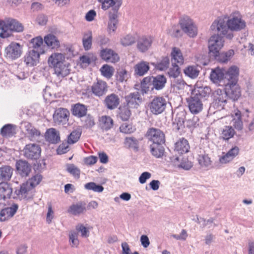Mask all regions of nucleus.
Wrapping results in <instances>:
<instances>
[{"instance_id":"f257e3e1","label":"nucleus","mask_w":254,"mask_h":254,"mask_svg":"<svg viewBox=\"0 0 254 254\" xmlns=\"http://www.w3.org/2000/svg\"><path fill=\"white\" fill-rule=\"evenodd\" d=\"M166 82L167 79L163 75L145 77L141 82V91L144 94L147 93L150 89L161 90L165 87Z\"/></svg>"},{"instance_id":"f03ea898","label":"nucleus","mask_w":254,"mask_h":254,"mask_svg":"<svg viewBox=\"0 0 254 254\" xmlns=\"http://www.w3.org/2000/svg\"><path fill=\"white\" fill-rule=\"evenodd\" d=\"M42 177L40 174H36L29 179L26 182L23 183L20 187L15 190L13 198L20 199H28V194L31 190L38 185L41 181Z\"/></svg>"},{"instance_id":"7ed1b4c3","label":"nucleus","mask_w":254,"mask_h":254,"mask_svg":"<svg viewBox=\"0 0 254 254\" xmlns=\"http://www.w3.org/2000/svg\"><path fill=\"white\" fill-rule=\"evenodd\" d=\"M210 29L212 31L220 32L228 39H232L234 36L229 27L228 20L226 21L223 18H218L212 23Z\"/></svg>"},{"instance_id":"20e7f679","label":"nucleus","mask_w":254,"mask_h":254,"mask_svg":"<svg viewBox=\"0 0 254 254\" xmlns=\"http://www.w3.org/2000/svg\"><path fill=\"white\" fill-rule=\"evenodd\" d=\"M182 30L190 37L197 35V27L192 20L188 16H184L179 21Z\"/></svg>"},{"instance_id":"39448f33","label":"nucleus","mask_w":254,"mask_h":254,"mask_svg":"<svg viewBox=\"0 0 254 254\" xmlns=\"http://www.w3.org/2000/svg\"><path fill=\"white\" fill-rule=\"evenodd\" d=\"M167 106V101L163 97L155 96L149 103L148 108L150 112L155 115L162 113Z\"/></svg>"},{"instance_id":"423d86ee","label":"nucleus","mask_w":254,"mask_h":254,"mask_svg":"<svg viewBox=\"0 0 254 254\" xmlns=\"http://www.w3.org/2000/svg\"><path fill=\"white\" fill-rule=\"evenodd\" d=\"M22 53V46L19 43L12 42L5 48L4 56L7 59L15 60L21 56Z\"/></svg>"},{"instance_id":"0eeeda50","label":"nucleus","mask_w":254,"mask_h":254,"mask_svg":"<svg viewBox=\"0 0 254 254\" xmlns=\"http://www.w3.org/2000/svg\"><path fill=\"white\" fill-rule=\"evenodd\" d=\"M69 111L65 108L56 109L53 115V120L57 125L66 127L68 125Z\"/></svg>"},{"instance_id":"6e6552de","label":"nucleus","mask_w":254,"mask_h":254,"mask_svg":"<svg viewBox=\"0 0 254 254\" xmlns=\"http://www.w3.org/2000/svg\"><path fill=\"white\" fill-rule=\"evenodd\" d=\"M223 37L219 34H214L210 37L208 41V48L210 53H212L214 56H217L219 51L224 46Z\"/></svg>"},{"instance_id":"1a4fd4ad","label":"nucleus","mask_w":254,"mask_h":254,"mask_svg":"<svg viewBox=\"0 0 254 254\" xmlns=\"http://www.w3.org/2000/svg\"><path fill=\"white\" fill-rule=\"evenodd\" d=\"M224 92L233 101L237 100L241 96V90L238 83H226Z\"/></svg>"},{"instance_id":"9d476101","label":"nucleus","mask_w":254,"mask_h":254,"mask_svg":"<svg viewBox=\"0 0 254 254\" xmlns=\"http://www.w3.org/2000/svg\"><path fill=\"white\" fill-rule=\"evenodd\" d=\"M24 156L27 159L36 160L38 159L41 152L39 145L36 143H29L24 147Z\"/></svg>"},{"instance_id":"9b49d317","label":"nucleus","mask_w":254,"mask_h":254,"mask_svg":"<svg viewBox=\"0 0 254 254\" xmlns=\"http://www.w3.org/2000/svg\"><path fill=\"white\" fill-rule=\"evenodd\" d=\"M148 139L152 143H164L165 142V134L159 128L151 127L148 129L146 132Z\"/></svg>"},{"instance_id":"f8f14e48","label":"nucleus","mask_w":254,"mask_h":254,"mask_svg":"<svg viewBox=\"0 0 254 254\" xmlns=\"http://www.w3.org/2000/svg\"><path fill=\"white\" fill-rule=\"evenodd\" d=\"M228 97L224 91L218 89L214 93V100L211 106L220 110L224 109L227 102Z\"/></svg>"},{"instance_id":"ddd939ff","label":"nucleus","mask_w":254,"mask_h":254,"mask_svg":"<svg viewBox=\"0 0 254 254\" xmlns=\"http://www.w3.org/2000/svg\"><path fill=\"white\" fill-rule=\"evenodd\" d=\"M196 160L202 168H209L212 165V161L204 149L199 147L196 150Z\"/></svg>"},{"instance_id":"4468645a","label":"nucleus","mask_w":254,"mask_h":254,"mask_svg":"<svg viewBox=\"0 0 254 254\" xmlns=\"http://www.w3.org/2000/svg\"><path fill=\"white\" fill-rule=\"evenodd\" d=\"M127 106L129 108L136 109L142 102V98L138 92L130 93L125 97Z\"/></svg>"},{"instance_id":"2eb2a0df","label":"nucleus","mask_w":254,"mask_h":254,"mask_svg":"<svg viewBox=\"0 0 254 254\" xmlns=\"http://www.w3.org/2000/svg\"><path fill=\"white\" fill-rule=\"evenodd\" d=\"M228 25L231 31H238L245 28L246 26L245 21L240 15H233L228 19Z\"/></svg>"},{"instance_id":"dca6fc26","label":"nucleus","mask_w":254,"mask_h":254,"mask_svg":"<svg viewBox=\"0 0 254 254\" xmlns=\"http://www.w3.org/2000/svg\"><path fill=\"white\" fill-rule=\"evenodd\" d=\"M108 85L105 81L98 80L91 87L92 93L95 96L101 97L105 95L108 91Z\"/></svg>"},{"instance_id":"f3484780","label":"nucleus","mask_w":254,"mask_h":254,"mask_svg":"<svg viewBox=\"0 0 254 254\" xmlns=\"http://www.w3.org/2000/svg\"><path fill=\"white\" fill-rule=\"evenodd\" d=\"M5 32L8 34V37L10 35L11 31L20 32L23 30L22 24L15 19L6 18Z\"/></svg>"},{"instance_id":"a211bd4d","label":"nucleus","mask_w":254,"mask_h":254,"mask_svg":"<svg viewBox=\"0 0 254 254\" xmlns=\"http://www.w3.org/2000/svg\"><path fill=\"white\" fill-rule=\"evenodd\" d=\"M188 106L190 112L196 114L201 112L203 108L202 101L200 99L191 96L188 99Z\"/></svg>"},{"instance_id":"6ab92c4d","label":"nucleus","mask_w":254,"mask_h":254,"mask_svg":"<svg viewBox=\"0 0 254 254\" xmlns=\"http://www.w3.org/2000/svg\"><path fill=\"white\" fill-rule=\"evenodd\" d=\"M211 91L210 88L208 86H195L192 91L191 95L202 101L207 99Z\"/></svg>"},{"instance_id":"aec40b11","label":"nucleus","mask_w":254,"mask_h":254,"mask_svg":"<svg viewBox=\"0 0 254 254\" xmlns=\"http://www.w3.org/2000/svg\"><path fill=\"white\" fill-rule=\"evenodd\" d=\"M239 75V68L236 65L230 66L227 70H225V79L227 83H237Z\"/></svg>"},{"instance_id":"412c9836","label":"nucleus","mask_w":254,"mask_h":254,"mask_svg":"<svg viewBox=\"0 0 254 254\" xmlns=\"http://www.w3.org/2000/svg\"><path fill=\"white\" fill-rule=\"evenodd\" d=\"M153 38L151 36H142L137 41V48L141 53H144L148 50L152 45Z\"/></svg>"},{"instance_id":"4be33fe9","label":"nucleus","mask_w":254,"mask_h":254,"mask_svg":"<svg viewBox=\"0 0 254 254\" xmlns=\"http://www.w3.org/2000/svg\"><path fill=\"white\" fill-rule=\"evenodd\" d=\"M38 52L29 50L24 58V62L28 66L36 65L39 61L40 55Z\"/></svg>"},{"instance_id":"5701e85b","label":"nucleus","mask_w":254,"mask_h":254,"mask_svg":"<svg viewBox=\"0 0 254 254\" xmlns=\"http://www.w3.org/2000/svg\"><path fill=\"white\" fill-rule=\"evenodd\" d=\"M119 6L113 7L112 11H110L109 13V21L108 28L110 32H115L117 27L118 20V11Z\"/></svg>"},{"instance_id":"b1692460","label":"nucleus","mask_w":254,"mask_h":254,"mask_svg":"<svg viewBox=\"0 0 254 254\" xmlns=\"http://www.w3.org/2000/svg\"><path fill=\"white\" fill-rule=\"evenodd\" d=\"M100 56L102 59L108 63H115L119 60V57L114 51L110 49L101 50Z\"/></svg>"},{"instance_id":"393cba45","label":"nucleus","mask_w":254,"mask_h":254,"mask_svg":"<svg viewBox=\"0 0 254 254\" xmlns=\"http://www.w3.org/2000/svg\"><path fill=\"white\" fill-rule=\"evenodd\" d=\"M239 148L235 146L230 149L226 153L220 156L219 161L221 164H226L231 162L239 154Z\"/></svg>"},{"instance_id":"a878e982","label":"nucleus","mask_w":254,"mask_h":254,"mask_svg":"<svg viewBox=\"0 0 254 254\" xmlns=\"http://www.w3.org/2000/svg\"><path fill=\"white\" fill-rule=\"evenodd\" d=\"M120 103V98L115 93L107 96L104 100V104L107 109L114 110L116 109Z\"/></svg>"},{"instance_id":"bb28decb","label":"nucleus","mask_w":254,"mask_h":254,"mask_svg":"<svg viewBox=\"0 0 254 254\" xmlns=\"http://www.w3.org/2000/svg\"><path fill=\"white\" fill-rule=\"evenodd\" d=\"M210 79L213 83L220 84L225 79V69L219 67L212 69L210 74Z\"/></svg>"},{"instance_id":"cd10ccee","label":"nucleus","mask_w":254,"mask_h":254,"mask_svg":"<svg viewBox=\"0 0 254 254\" xmlns=\"http://www.w3.org/2000/svg\"><path fill=\"white\" fill-rule=\"evenodd\" d=\"M12 195V189L10 185L7 183H0V201H5L9 199Z\"/></svg>"},{"instance_id":"c85d7f7f","label":"nucleus","mask_w":254,"mask_h":254,"mask_svg":"<svg viewBox=\"0 0 254 254\" xmlns=\"http://www.w3.org/2000/svg\"><path fill=\"white\" fill-rule=\"evenodd\" d=\"M186 114L184 110H180L177 112L173 122V126L175 129L179 130L184 127Z\"/></svg>"},{"instance_id":"c756f323","label":"nucleus","mask_w":254,"mask_h":254,"mask_svg":"<svg viewBox=\"0 0 254 254\" xmlns=\"http://www.w3.org/2000/svg\"><path fill=\"white\" fill-rule=\"evenodd\" d=\"M45 137L46 141L52 144L58 143L60 141V133L55 128H50L47 129Z\"/></svg>"},{"instance_id":"7c9ffc66","label":"nucleus","mask_w":254,"mask_h":254,"mask_svg":"<svg viewBox=\"0 0 254 254\" xmlns=\"http://www.w3.org/2000/svg\"><path fill=\"white\" fill-rule=\"evenodd\" d=\"M175 151L179 154H184L188 153L190 149V146L188 140L184 138H180L175 143Z\"/></svg>"},{"instance_id":"2f4dec72","label":"nucleus","mask_w":254,"mask_h":254,"mask_svg":"<svg viewBox=\"0 0 254 254\" xmlns=\"http://www.w3.org/2000/svg\"><path fill=\"white\" fill-rule=\"evenodd\" d=\"M16 168L22 177H26L31 171V166L26 161L19 160L16 163Z\"/></svg>"},{"instance_id":"473e14b6","label":"nucleus","mask_w":254,"mask_h":254,"mask_svg":"<svg viewBox=\"0 0 254 254\" xmlns=\"http://www.w3.org/2000/svg\"><path fill=\"white\" fill-rule=\"evenodd\" d=\"M25 127L28 138L31 141H39L41 138L40 131L29 123L27 124Z\"/></svg>"},{"instance_id":"72a5a7b5","label":"nucleus","mask_w":254,"mask_h":254,"mask_svg":"<svg viewBox=\"0 0 254 254\" xmlns=\"http://www.w3.org/2000/svg\"><path fill=\"white\" fill-rule=\"evenodd\" d=\"M172 161L174 166L185 170H190L193 166L192 163L187 158H183L180 162L179 158L176 157Z\"/></svg>"},{"instance_id":"f704fd0d","label":"nucleus","mask_w":254,"mask_h":254,"mask_svg":"<svg viewBox=\"0 0 254 254\" xmlns=\"http://www.w3.org/2000/svg\"><path fill=\"white\" fill-rule=\"evenodd\" d=\"M65 56L64 54L59 53L52 54L49 58L48 62L49 65L54 67L64 62Z\"/></svg>"},{"instance_id":"c9c22d12","label":"nucleus","mask_w":254,"mask_h":254,"mask_svg":"<svg viewBox=\"0 0 254 254\" xmlns=\"http://www.w3.org/2000/svg\"><path fill=\"white\" fill-rule=\"evenodd\" d=\"M44 41L47 47L52 49H57L60 46L58 38L52 34H49L44 37Z\"/></svg>"},{"instance_id":"e433bc0d","label":"nucleus","mask_w":254,"mask_h":254,"mask_svg":"<svg viewBox=\"0 0 254 254\" xmlns=\"http://www.w3.org/2000/svg\"><path fill=\"white\" fill-rule=\"evenodd\" d=\"M43 39L41 37H37L31 40L30 42V48H32L31 50L35 52H38L39 53L42 54L44 53L43 48Z\"/></svg>"},{"instance_id":"4c0bfd02","label":"nucleus","mask_w":254,"mask_h":254,"mask_svg":"<svg viewBox=\"0 0 254 254\" xmlns=\"http://www.w3.org/2000/svg\"><path fill=\"white\" fill-rule=\"evenodd\" d=\"M236 131L233 127L225 126L221 130L220 137L225 140H228L232 138Z\"/></svg>"},{"instance_id":"58836bf2","label":"nucleus","mask_w":254,"mask_h":254,"mask_svg":"<svg viewBox=\"0 0 254 254\" xmlns=\"http://www.w3.org/2000/svg\"><path fill=\"white\" fill-rule=\"evenodd\" d=\"M13 169L9 166H3L0 167V180L8 181L11 178Z\"/></svg>"},{"instance_id":"ea45409f","label":"nucleus","mask_w":254,"mask_h":254,"mask_svg":"<svg viewBox=\"0 0 254 254\" xmlns=\"http://www.w3.org/2000/svg\"><path fill=\"white\" fill-rule=\"evenodd\" d=\"M134 68L135 74L143 76L149 70V66L148 63L142 61L136 64Z\"/></svg>"},{"instance_id":"a19ab883","label":"nucleus","mask_w":254,"mask_h":254,"mask_svg":"<svg viewBox=\"0 0 254 254\" xmlns=\"http://www.w3.org/2000/svg\"><path fill=\"white\" fill-rule=\"evenodd\" d=\"M53 68H54L55 73L59 78L65 77L69 73L68 66L64 64V62Z\"/></svg>"},{"instance_id":"79ce46f5","label":"nucleus","mask_w":254,"mask_h":254,"mask_svg":"<svg viewBox=\"0 0 254 254\" xmlns=\"http://www.w3.org/2000/svg\"><path fill=\"white\" fill-rule=\"evenodd\" d=\"M163 143H152L150 145V151L152 155L156 158L161 157L164 152Z\"/></svg>"},{"instance_id":"37998d69","label":"nucleus","mask_w":254,"mask_h":254,"mask_svg":"<svg viewBox=\"0 0 254 254\" xmlns=\"http://www.w3.org/2000/svg\"><path fill=\"white\" fill-rule=\"evenodd\" d=\"M172 63L174 64H178L180 65L184 63V58L180 49L174 47L173 48L172 53Z\"/></svg>"},{"instance_id":"c03bdc74","label":"nucleus","mask_w":254,"mask_h":254,"mask_svg":"<svg viewBox=\"0 0 254 254\" xmlns=\"http://www.w3.org/2000/svg\"><path fill=\"white\" fill-rule=\"evenodd\" d=\"M79 232V226H76V230H71L69 232V239L70 245L72 247H77L79 244V240L78 239V233Z\"/></svg>"},{"instance_id":"a18cd8bd","label":"nucleus","mask_w":254,"mask_h":254,"mask_svg":"<svg viewBox=\"0 0 254 254\" xmlns=\"http://www.w3.org/2000/svg\"><path fill=\"white\" fill-rule=\"evenodd\" d=\"M15 126L12 124H6L0 129V134L3 137H9L13 136L15 132Z\"/></svg>"},{"instance_id":"49530a36","label":"nucleus","mask_w":254,"mask_h":254,"mask_svg":"<svg viewBox=\"0 0 254 254\" xmlns=\"http://www.w3.org/2000/svg\"><path fill=\"white\" fill-rule=\"evenodd\" d=\"M234 115L237 118L232 120L233 125L235 128L238 130H242L243 128V123L242 121V113L239 110L235 111Z\"/></svg>"},{"instance_id":"de8ad7c7","label":"nucleus","mask_w":254,"mask_h":254,"mask_svg":"<svg viewBox=\"0 0 254 254\" xmlns=\"http://www.w3.org/2000/svg\"><path fill=\"white\" fill-rule=\"evenodd\" d=\"M99 122L102 129L106 130L111 129L113 126V120L109 116H102L99 120Z\"/></svg>"},{"instance_id":"09e8293b","label":"nucleus","mask_w":254,"mask_h":254,"mask_svg":"<svg viewBox=\"0 0 254 254\" xmlns=\"http://www.w3.org/2000/svg\"><path fill=\"white\" fill-rule=\"evenodd\" d=\"M234 51L233 50H229L226 52L217 54V59L221 63H226L231 60L234 55Z\"/></svg>"},{"instance_id":"8fccbe9b","label":"nucleus","mask_w":254,"mask_h":254,"mask_svg":"<svg viewBox=\"0 0 254 254\" xmlns=\"http://www.w3.org/2000/svg\"><path fill=\"white\" fill-rule=\"evenodd\" d=\"M138 140L134 137H127L125 138L124 144L126 147L137 151L139 148Z\"/></svg>"},{"instance_id":"3c124183","label":"nucleus","mask_w":254,"mask_h":254,"mask_svg":"<svg viewBox=\"0 0 254 254\" xmlns=\"http://www.w3.org/2000/svg\"><path fill=\"white\" fill-rule=\"evenodd\" d=\"M80 121L82 123V126L80 127L82 128H90L95 125L94 119L90 115L80 118Z\"/></svg>"},{"instance_id":"603ef678","label":"nucleus","mask_w":254,"mask_h":254,"mask_svg":"<svg viewBox=\"0 0 254 254\" xmlns=\"http://www.w3.org/2000/svg\"><path fill=\"white\" fill-rule=\"evenodd\" d=\"M92 35L91 31H88L83 35L82 44L85 50L87 51L91 49L92 46Z\"/></svg>"},{"instance_id":"864d4df0","label":"nucleus","mask_w":254,"mask_h":254,"mask_svg":"<svg viewBox=\"0 0 254 254\" xmlns=\"http://www.w3.org/2000/svg\"><path fill=\"white\" fill-rule=\"evenodd\" d=\"M127 107H123L119 109V117L122 119V121H127L129 118L131 112Z\"/></svg>"},{"instance_id":"5fc2aeb1","label":"nucleus","mask_w":254,"mask_h":254,"mask_svg":"<svg viewBox=\"0 0 254 254\" xmlns=\"http://www.w3.org/2000/svg\"><path fill=\"white\" fill-rule=\"evenodd\" d=\"M84 187L87 190H93L96 192H101L104 190V187L102 186L97 185L94 182H90L86 184Z\"/></svg>"},{"instance_id":"6e6d98bb","label":"nucleus","mask_w":254,"mask_h":254,"mask_svg":"<svg viewBox=\"0 0 254 254\" xmlns=\"http://www.w3.org/2000/svg\"><path fill=\"white\" fill-rule=\"evenodd\" d=\"M102 74L107 78H111L114 73V68L107 65H104L100 69Z\"/></svg>"},{"instance_id":"4d7b16f0","label":"nucleus","mask_w":254,"mask_h":254,"mask_svg":"<svg viewBox=\"0 0 254 254\" xmlns=\"http://www.w3.org/2000/svg\"><path fill=\"white\" fill-rule=\"evenodd\" d=\"M185 74L191 78H196L199 73L198 70L192 66H189L184 70Z\"/></svg>"},{"instance_id":"13d9d810","label":"nucleus","mask_w":254,"mask_h":254,"mask_svg":"<svg viewBox=\"0 0 254 254\" xmlns=\"http://www.w3.org/2000/svg\"><path fill=\"white\" fill-rule=\"evenodd\" d=\"M187 127L189 128H194L199 126V119L197 116H193L186 121Z\"/></svg>"},{"instance_id":"bf43d9fd","label":"nucleus","mask_w":254,"mask_h":254,"mask_svg":"<svg viewBox=\"0 0 254 254\" xmlns=\"http://www.w3.org/2000/svg\"><path fill=\"white\" fill-rule=\"evenodd\" d=\"M136 38L134 36L127 35L121 39V43L124 46H127L134 44Z\"/></svg>"},{"instance_id":"052dcab7","label":"nucleus","mask_w":254,"mask_h":254,"mask_svg":"<svg viewBox=\"0 0 254 254\" xmlns=\"http://www.w3.org/2000/svg\"><path fill=\"white\" fill-rule=\"evenodd\" d=\"M168 73L170 77L176 78L178 77L180 73L179 65L177 64H174V63H173L172 67L170 68Z\"/></svg>"},{"instance_id":"680f3d73","label":"nucleus","mask_w":254,"mask_h":254,"mask_svg":"<svg viewBox=\"0 0 254 254\" xmlns=\"http://www.w3.org/2000/svg\"><path fill=\"white\" fill-rule=\"evenodd\" d=\"M67 171L72 175L75 178H79V171L78 169L72 164H67L66 166Z\"/></svg>"},{"instance_id":"e2e57ef3","label":"nucleus","mask_w":254,"mask_h":254,"mask_svg":"<svg viewBox=\"0 0 254 254\" xmlns=\"http://www.w3.org/2000/svg\"><path fill=\"white\" fill-rule=\"evenodd\" d=\"M79 139V131L74 130L68 136L67 141L70 144L76 142Z\"/></svg>"},{"instance_id":"0e129e2a","label":"nucleus","mask_w":254,"mask_h":254,"mask_svg":"<svg viewBox=\"0 0 254 254\" xmlns=\"http://www.w3.org/2000/svg\"><path fill=\"white\" fill-rule=\"evenodd\" d=\"M93 227L87 224L84 225L80 224V235L83 238H88L89 236L90 230H92Z\"/></svg>"},{"instance_id":"69168bd1","label":"nucleus","mask_w":254,"mask_h":254,"mask_svg":"<svg viewBox=\"0 0 254 254\" xmlns=\"http://www.w3.org/2000/svg\"><path fill=\"white\" fill-rule=\"evenodd\" d=\"M168 33L171 36L177 37L181 36V30L177 25H173L168 30Z\"/></svg>"},{"instance_id":"338daca9","label":"nucleus","mask_w":254,"mask_h":254,"mask_svg":"<svg viewBox=\"0 0 254 254\" xmlns=\"http://www.w3.org/2000/svg\"><path fill=\"white\" fill-rule=\"evenodd\" d=\"M69 144L70 143L67 141V142H63L60 144L57 149V154L61 155L67 152L69 150L68 146Z\"/></svg>"},{"instance_id":"774afa93","label":"nucleus","mask_w":254,"mask_h":254,"mask_svg":"<svg viewBox=\"0 0 254 254\" xmlns=\"http://www.w3.org/2000/svg\"><path fill=\"white\" fill-rule=\"evenodd\" d=\"M101 3V8L103 10H107L110 7L113 6L115 4L114 0H98Z\"/></svg>"}]
</instances>
